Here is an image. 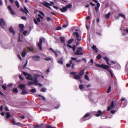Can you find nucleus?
<instances>
[{"mask_svg": "<svg viewBox=\"0 0 128 128\" xmlns=\"http://www.w3.org/2000/svg\"><path fill=\"white\" fill-rule=\"evenodd\" d=\"M23 74L26 76V78L27 80H31L33 81L34 82V84L36 86L38 85L40 86H42V84L39 83L38 82L37 78L39 76L38 74H34L33 75V77H32L31 74H29L24 72H23Z\"/></svg>", "mask_w": 128, "mask_h": 128, "instance_id": "f257e3e1", "label": "nucleus"}, {"mask_svg": "<svg viewBox=\"0 0 128 128\" xmlns=\"http://www.w3.org/2000/svg\"><path fill=\"white\" fill-rule=\"evenodd\" d=\"M95 65L97 67L102 68L106 70H108L110 74L112 77L113 74L112 72L110 70H108L109 68L106 65L103 64L100 65L98 64H96Z\"/></svg>", "mask_w": 128, "mask_h": 128, "instance_id": "f03ea898", "label": "nucleus"}, {"mask_svg": "<svg viewBox=\"0 0 128 128\" xmlns=\"http://www.w3.org/2000/svg\"><path fill=\"white\" fill-rule=\"evenodd\" d=\"M45 41V39L43 38H41L40 39L39 42L38 44V46L40 50H42V42H44Z\"/></svg>", "mask_w": 128, "mask_h": 128, "instance_id": "7ed1b4c3", "label": "nucleus"}, {"mask_svg": "<svg viewBox=\"0 0 128 128\" xmlns=\"http://www.w3.org/2000/svg\"><path fill=\"white\" fill-rule=\"evenodd\" d=\"M76 72H70L71 74L72 75L74 76L73 78L77 80H79L81 78L80 75H76Z\"/></svg>", "mask_w": 128, "mask_h": 128, "instance_id": "20e7f679", "label": "nucleus"}, {"mask_svg": "<svg viewBox=\"0 0 128 128\" xmlns=\"http://www.w3.org/2000/svg\"><path fill=\"white\" fill-rule=\"evenodd\" d=\"M0 24L1 26L3 28H4V26L6 25L5 21L2 18H0Z\"/></svg>", "mask_w": 128, "mask_h": 128, "instance_id": "39448f33", "label": "nucleus"}, {"mask_svg": "<svg viewBox=\"0 0 128 128\" xmlns=\"http://www.w3.org/2000/svg\"><path fill=\"white\" fill-rule=\"evenodd\" d=\"M78 49L77 50L76 52L75 53V54L76 55H82L83 54V53L82 52H80V51L82 50V48L80 47H78Z\"/></svg>", "mask_w": 128, "mask_h": 128, "instance_id": "423d86ee", "label": "nucleus"}, {"mask_svg": "<svg viewBox=\"0 0 128 128\" xmlns=\"http://www.w3.org/2000/svg\"><path fill=\"white\" fill-rule=\"evenodd\" d=\"M73 34L74 35V36H75L77 38L75 40L76 42L77 40L80 41L81 40V39L80 38H79L80 36V35L78 34L77 32H74Z\"/></svg>", "mask_w": 128, "mask_h": 128, "instance_id": "0eeeda50", "label": "nucleus"}, {"mask_svg": "<svg viewBox=\"0 0 128 128\" xmlns=\"http://www.w3.org/2000/svg\"><path fill=\"white\" fill-rule=\"evenodd\" d=\"M115 105L113 101H112L110 105V106H108L107 110L108 111H110L111 109H112L114 106Z\"/></svg>", "mask_w": 128, "mask_h": 128, "instance_id": "6e6552de", "label": "nucleus"}, {"mask_svg": "<svg viewBox=\"0 0 128 128\" xmlns=\"http://www.w3.org/2000/svg\"><path fill=\"white\" fill-rule=\"evenodd\" d=\"M8 9L10 13L12 15H15V12L13 11L10 6H8Z\"/></svg>", "mask_w": 128, "mask_h": 128, "instance_id": "1a4fd4ad", "label": "nucleus"}, {"mask_svg": "<svg viewBox=\"0 0 128 128\" xmlns=\"http://www.w3.org/2000/svg\"><path fill=\"white\" fill-rule=\"evenodd\" d=\"M90 115V114L89 113H87L84 116L82 117L81 119L83 121H85L86 120H88L90 118H88V116Z\"/></svg>", "mask_w": 128, "mask_h": 128, "instance_id": "9d476101", "label": "nucleus"}, {"mask_svg": "<svg viewBox=\"0 0 128 128\" xmlns=\"http://www.w3.org/2000/svg\"><path fill=\"white\" fill-rule=\"evenodd\" d=\"M60 10L62 12H65L67 10V8L66 7H64L62 8H60Z\"/></svg>", "mask_w": 128, "mask_h": 128, "instance_id": "9b49d317", "label": "nucleus"}, {"mask_svg": "<svg viewBox=\"0 0 128 128\" xmlns=\"http://www.w3.org/2000/svg\"><path fill=\"white\" fill-rule=\"evenodd\" d=\"M43 4L49 8H51L50 6V4L49 3L47 2H45L43 3Z\"/></svg>", "mask_w": 128, "mask_h": 128, "instance_id": "f8f14e48", "label": "nucleus"}, {"mask_svg": "<svg viewBox=\"0 0 128 128\" xmlns=\"http://www.w3.org/2000/svg\"><path fill=\"white\" fill-rule=\"evenodd\" d=\"M19 87L22 90H24L25 89V85L24 84H20L19 86Z\"/></svg>", "mask_w": 128, "mask_h": 128, "instance_id": "ddd939ff", "label": "nucleus"}, {"mask_svg": "<svg viewBox=\"0 0 128 128\" xmlns=\"http://www.w3.org/2000/svg\"><path fill=\"white\" fill-rule=\"evenodd\" d=\"M103 59L106 60L107 63L110 65L111 64L108 63V61L109 60L108 58L106 56H105L103 57Z\"/></svg>", "mask_w": 128, "mask_h": 128, "instance_id": "4468645a", "label": "nucleus"}, {"mask_svg": "<svg viewBox=\"0 0 128 128\" xmlns=\"http://www.w3.org/2000/svg\"><path fill=\"white\" fill-rule=\"evenodd\" d=\"M58 62L60 64H63V60L62 58H59L58 61Z\"/></svg>", "mask_w": 128, "mask_h": 128, "instance_id": "2eb2a0df", "label": "nucleus"}, {"mask_svg": "<svg viewBox=\"0 0 128 128\" xmlns=\"http://www.w3.org/2000/svg\"><path fill=\"white\" fill-rule=\"evenodd\" d=\"M32 58L34 60L36 61H38L39 60L40 57L38 56H34Z\"/></svg>", "mask_w": 128, "mask_h": 128, "instance_id": "dca6fc26", "label": "nucleus"}, {"mask_svg": "<svg viewBox=\"0 0 128 128\" xmlns=\"http://www.w3.org/2000/svg\"><path fill=\"white\" fill-rule=\"evenodd\" d=\"M9 30L10 32L12 33L13 34H15V32L13 30L12 28L11 27H10L9 28Z\"/></svg>", "mask_w": 128, "mask_h": 128, "instance_id": "f3484780", "label": "nucleus"}, {"mask_svg": "<svg viewBox=\"0 0 128 128\" xmlns=\"http://www.w3.org/2000/svg\"><path fill=\"white\" fill-rule=\"evenodd\" d=\"M98 114H96V116H100L102 114V111L101 110H98Z\"/></svg>", "mask_w": 128, "mask_h": 128, "instance_id": "a211bd4d", "label": "nucleus"}, {"mask_svg": "<svg viewBox=\"0 0 128 128\" xmlns=\"http://www.w3.org/2000/svg\"><path fill=\"white\" fill-rule=\"evenodd\" d=\"M84 69H83L81 71L78 73L79 75L80 76H82L84 74Z\"/></svg>", "mask_w": 128, "mask_h": 128, "instance_id": "6ab92c4d", "label": "nucleus"}, {"mask_svg": "<svg viewBox=\"0 0 128 128\" xmlns=\"http://www.w3.org/2000/svg\"><path fill=\"white\" fill-rule=\"evenodd\" d=\"M92 49L94 50L96 53H97L98 52V49L96 48V46H95L93 45L92 46Z\"/></svg>", "mask_w": 128, "mask_h": 128, "instance_id": "aec40b11", "label": "nucleus"}, {"mask_svg": "<svg viewBox=\"0 0 128 128\" xmlns=\"http://www.w3.org/2000/svg\"><path fill=\"white\" fill-rule=\"evenodd\" d=\"M19 27L21 28L20 31L22 32L24 30V25L23 24H20L19 25Z\"/></svg>", "mask_w": 128, "mask_h": 128, "instance_id": "412c9836", "label": "nucleus"}, {"mask_svg": "<svg viewBox=\"0 0 128 128\" xmlns=\"http://www.w3.org/2000/svg\"><path fill=\"white\" fill-rule=\"evenodd\" d=\"M26 49L24 50L22 54V56L23 57H24L26 56Z\"/></svg>", "mask_w": 128, "mask_h": 128, "instance_id": "4be33fe9", "label": "nucleus"}, {"mask_svg": "<svg viewBox=\"0 0 128 128\" xmlns=\"http://www.w3.org/2000/svg\"><path fill=\"white\" fill-rule=\"evenodd\" d=\"M27 93L28 92L26 91V90H23L22 91V92L21 93V94L24 95L27 94Z\"/></svg>", "mask_w": 128, "mask_h": 128, "instance_id": "5701e85b", "label": "nucleus"}, {"mask_svg": "<svg viewBox=\"0 0 128 128\" xmlns=\"http://www.w3.org/2000/svg\"><path fill=\"white\" fill-rule=\"evenodd\" d=\"M6 118H8L10 116V113L8 112H6Z\"/></svg>", "mask_w": 128, "mask_h": 128, "instance_id": "b1692460", "label": "nucleus"}, {"mask_svg": "<svg viewBox=\"0 0 128 128\" xmlns=\"http://www.w3.org/2000/svg\"><path fill=\"white\" fill-rule=\"evenodd\" d=\"M12 122L14 124L16 125H19L20 124V122L18 123H16V122L14 120H12Z\"/></svg>", "mask_w": 128, "mask_h": 128, "instance_id": "393cba45", "label": "nucleus"}, {"mask_svg": "<svg viewBox=\"0 0 128 128\" xmlns=\"http://www.w3.org/2000/svg\"><path fill=\"white\" fill-rule=\"evenodd\" d=\"M73 40L74 39L72 38L68 40V44H70L72 43V42L73 41Z\"/></svg>", "mask_w": 128, "mask_h": 128, "instance_id": "a878e982", "label": "nucleus"}, {"mask_svg": "<svg viewBox=\"0 0 128 128\" xmlns=\"http://www.w3.org/2000/svg\"><path fill=\"white\" fill-rule=\"evenodd\" d=\"M79 88L81 90H83L84 89V87L82 84H81L79 86Z\"/></svg>", "mask_w": 128, "mask_h": 128, "instance_id": "bb28decb", "label": "nucleus"}, {"mask_svg": "<svg viewBox=\"0 0 128 128\" xmlns=\"http://www.w3.org/2000/svg\"><path fill=\"white\" fill-rule=\"evenodd\" d=\"M15 3L17 7L19 8V4L18 2V1H15Z\"/></svg>", "mask_w": 128, "mask_h": 128, "instance_id": "cd10ccee", "label": "nucleus"}, {"mask_svg": "<svg viewBox=\"0 0 128 128\" xmlns=\"http://www.w3.org/2000/svg\"><path fill=\"white\" fill-rule=\"evenodd\" d=\"M72 6V5L71 4H68L66 6V7L67 8H71Z\"/></svg>", "mask_w": 128, "mask_h": 128, "instance_id": "c85d7f7f", "label": "nucleus"}, {"mask_svg": "<svg viewBox=\"0 0 128 128\" xmlns=\"http://www.w3.org/2000/svg\"><path fill=\"white\" fill-rule=\"evenodd\" d=\"M70 64H72V68H73L74 67V64L72 63V60H70Z\"/></svg>", "mask_w": 128, "mask_h": 128, "instance_id": "c756f323", "label": "nucleus"}, {"mask_svg": "<svg viewBox=\"0 0 128 128\" xmlns=\"http://www.w3.org/2000/svg\"><path fill=\"white\" fill-rule=\"evenodd\" d=\"M110 12L108 13V14H106L105 16L106 18H108L110 16Z\"/></svg>", "mask_w": 128, "mask_h": 128, "instance_id": "7c9ffc66", "label": "nucleus"}, {"mask_svg": "<svg viewBox=\"0 0 128 128\" xmlns=\"http://www.w3.org/2000/svg\"><path fill=\"white\" fill-rule=\"evenodd\" d=\"M111 90V87L110 86L109 87V88L107 91V92L108 93H109V92H110Z\"/></svg>", "mask_w": 128, "mask_h": 128, "instance_id": "2f4dec72", "label": "nucleus"}, {"mask_svg": "<svg viewBox=\"0 0 128 128\" xmlns=\"http://www.w3.org/2000/svg\"><path fill=\"white\" fill-rule=\"evenodd\" d=\"M84 77L85 79L89 81L90 80L88 76L86 75H85L84 76Z\"/></svg>", "mask_w": 128, "mask_h": 128, "instance_id": "473e14b6", "label": "nucleus"}, {"mask_svg": "<svg viewBox=\"0 0 128 128\" xmlns=\"http://www.w3.org/2000/svg\"><path fill=\"white\" fill-rule=\"evenodd\" d=\"M46 88H42L41 89V91L42 92H45L46 91Z\"/></svg>", "mask_w": 128, "mask_h": 128, "instance_id": "72a5a7b5", "label": "nucleus"}, {"mask_svg": "<svg viewBox=\"0 0 128 128\" xmlns=\"http://www.w3.org/2000/svg\"><path fill=\"white\" fill-rule=\"evenodd\" d=\"M13 91L15 93H18V90L17 88H14L13 89Z\"/></svg>", "mask_w": 128, "mask_h": 128, "instance_id": "f704fd0d", "label": "nucleus"}, {"mask_svg": "<svg viewBox=\"0 0 128 128\" xmlns=\"http://www.w3.org/2000/svg\"><path fill=\"white\" fill-rule=\"evenodd\" d=\"M33 84H34V82L33 81V82L30 81L28 83V84L29 85H31Z\"/></svg>", "mask_w": 128, "mask_h": 128, "instance_id": "c9c22d12", "label": "nucleus"}, {"mask_svg": "<svg viewBox=\"0 0 128 128\" xmlns=\"http://www.w3.org/2000/svg\"><path fill=\"white\" fill-rule=\"evenodd\" d=\"M119 16H121V17H122V18H125V17L124 16V15L123 14H120V13L119 14Z\"/></svg>", "mask_w": 128, "mask_h": 128, "instance_id": "e433bc0d", "label": "nucleus"}, {"mask_svg": "<svg viewBox=\"0 0 128 128\" xmlns=\"http://www.w3.org/2000/svg\"><path fill=\"white\" fill-rule=\"evenodd\" d=\"M61 29V27L60 26H58L56 28V30H60Z\"/></svg>", "mask_w": 128, "mask_h": 128, "instance_id": "4c0bfd02", "label": "nucleus"}, {"mask_svg": "<svg viewBox=\"0 0 128 128\" xmlns=\"http://www.w3.org/2000/svg\"><path fill=\"white\" fill-rule=\"evenodd\" d=\"M74 52H75L76 50V46L75 45H74L72 48Z\"/></svg>", "mask_w": 128, "mask_h": 128, "instance_id": "58836bf2", "label": "nucleus"}, {"mask_svg": "<svg viewBox=\"0 0 128 128\" xmlns=\"http://www.w3.org/2000/svg\"><path fill=\"white\" fill-rule=\"evenodd\" d=\"M36 92V90L35 89H32L30 90V92L33 93L35 92Z\"/></svg>", "mask_w": 128, "mask_h": 128, "instance_id": "ea45409f", "label": "nucleus"}, {"mask_svg": "<svg viewBox=\"0 0 128 128\" xmlns=\"http://www.w3.org/2000/svg\"><path fill=\"white\" fill-rule=\"evenodd\" d=\"M101 56L100 54H98L97 56V58L98 60L100 59V58H101Z\"/></svg>", "mask_w": 128, "mask_h": 128, "instance_id": "a19ab883", "label": "nucleus"}, {"mask_svg": "<svg viewBox=\"0 0 128 128\" xmlns=\"http://www.w3.org/2000/svg\"><path fill=\"white\" fill-rule=\"evenodd\" d=\"M38 96H40L41 99L43 100H44L45 99V98L44 97L41 95H38Z\"/></svg>", "mask_w": 128, "mask_h": 128, "instance_id": "79ce46f5", "label": "nucleus"}, {"mask_svg": "<svg viewBox=\"0 0 128 128\" xmlns=\"http://www.w3.org/2000/svg\"><path fill=\"white\" fill-rule=\"evenodd\" d=\"M46 18H47V21L49 22L50 20H52V19L49 17H46Z\"/></svg>", "mask_w": 128, "mask_h": 128, "instance_id": "37998d69", "label": "nucleus"}, {"mask_svg": "<svg viewBox=\"0 0 128 128\" xmlns=\"http://www.w3.org/2000/svg\"><path fill=\"white\" fill-rule=\"evenodd\" d=\"M44 60H46L49 61L51 60V59L49 58H44Z\"/></svg>", "mask_w": 128, "mask_h": 128, "instance_id": "c03bdc74", "label": "nucleus"}, {"mask_svg": "<svg viewBox=\"0 0 128 128\" xmlns=\"http://www.w3.org/2000/svg\"><path fill=\"white\" fill-rule=\"evenodd\" d=\"M21 18L22 19L24 20H27L26 17L24 16H21Z\"/></svg>", "mask_w": 128, "mask_h": 128, "instance_id": "a18cd8bd", "label": "nucleus"}, {"mask_svg": "<svg viewBox=\"0 0 128 128\" xmlns=\"http://www.w3.org/2000/svg\"><path fill=\"white\" fill-rule=\"evenodd\" d=\"M39 12L43 16H44V14L43 13V12H42L41 11H39Z\"/></svg>", "mask_w": 128, "mask_h": 128, "instance_id": "49530a36", "label": "nucleus"}, {"mask_svg": "<svg viewBox=\"0 0 128 128\" xmlns=\"http://www.w3.org/2000/svg\"><path fill=\"white\" fill-rule=\"evenodd\" d=\"M27 48L29 50L31 51L33 50V48L32 47L29 48L28 47Z\"/></svg>", "mask_w": 128, "mask_h": 128, "instance_id": "de8ad7c7", "label": "nucleus"}, {"mask_svg": "<svg viewBox=\"0 0 128 128\" xmlns=\"http://www.w3.org/2000/svg\"><path fill=\"white\" fill-rule=\"evenodd\" d=\"M24 10L27 12L28 13L29 12L27 10L26 8L25 7H24Z\"/></svg>", "mask_w": 128, "mask_h": 128, "instance_id": "09e8293b", "label": "nucleus"}, {"mask_svg": "<svg viewBox=\"0 0 128 128\" xmlns=\"http://www.w3.org/2000/svg\"><path fill=\"white\" fill-rule=\"evenodd\" d=\"M20 10L22 11L23 12H24L26 14H27V13L26 12H25L24 10H23V9L22 8H20Z\"/></svg>", "mask_w": 128, "mask_h": 128, "instance_id": "8fccbe9b", "label": "nucleus"}, {"mask_svg": "<svg viewBox=\"0 0 128 128\" xmlns=\"http://www.w3.org/2000/svg\"><path fill=\"white\" fill-rule=\"evenodd\" d=\"M116 110H111L110 111V112L112 114H114L116 112Z\"/></svg>", "mask_w": 128, "mask_h": 128, "instance_id": "3c124183", "label": "nucleus"}, {"mask_svg": "<svg viewBox=\"0 0 128 128\" xmlns=\"http://www.w3.org/2000/svg\"><path fill=\"white\" fill-rule=\"evenodd\" d=\"M36 20L38 22H40V19L39 17L37 18H36Z\"/></svg>", "mask_w": 128, "mask_h": 128, "instance_id": "603ef678", "label": "nucleus"}, {"mask_svg": "<svg viewBox=\"0 0 128 128\" xmlns=\"http://www.w3.org/2000/svg\"><path fill=\"white\" fill-rule=\"evenodd\" d=\"M27 32L28 31H25L23 32V34L24 35H25L26 34Z\"/></svg>", "mask_w": 128, "mask_h": 128, "instance_id": "864d4df0", "label": "nucleus"}, {"mask_svg": "<svg viewBox=\"0 0 128 128\" xmlns=\"http://www.w3.org/2000/svg\"><path fill=\"white\" fill-rule=\"evenodd\" d=\"M17 56L20 58V60H22V58L20 54H18L17 55Z\"/></svg>", "mask_w": 128, "mask_h": 128, "instance_id": "5fc2aeb1", "label": "nucleus"}, {"mask_svg": "<svg viewBox=\"0 0 128 128\" xmlns=\"http://www.w3.org/2000/svg\"><path fill=\"white\" fill-rule=\"evenodd\" d=\"M2 88L4 89V90H6V86L4 85H2Z\"/></svg>", "mask_w": 128, "mask_h": 128, "instance_id": "6e6d98bb", "label": "nucleus"}, {"mask_svg": "<svg viewBox=\"0 0 128 128\" xmlns=\"http://www.w3.org/2000/svg\"><path fill=\"white\" fill-rule=\"evenodd\" d=\"M77 59V58H73V57H72L71 58V60H76Z\"/></svg>", "mask_w": 128, "mask_h": 128, "instance_id": "4d7b16f0", "label": "nucleus"}, {"mask_svg": "<svg viewBox=\"0 0 128 128\" xmlns=\"http://www.w3.org/2000/svg\"><path fill=\"white\" fill-rule=\"evenodd\" d=\"M76 46H78V45L79 44H80V41H79L78 42H77V41H76Z\"/></svg>", "mask_w": 128, "mask_h": 128, "instance_id": "13d9d810", "label": "nucleus"}, {"mask_svg": "<svg viewBox=\"0 0 128 128\" xmlns=\"http://www.w3.org/2000/svg\"><path fill=\"white\" fill-rule=\"evenodd\" d=\"M46 128H54L50 126H48L46 127Z\"/></svg>", "mask_w": 128, "mask_h": 128, "instance_id": "bf43d9fd", "label": "nucleus"}, {"mask_svg": "<svg viewBox=\"0 0 128 128\" xmlns=\"http://www.w3.org/2000/svg\"><path fill=\"white\" fill-rule=\"evenodd\" d=\"M34 23H35V24H38V22H37L36 20L35 19H34Z\"/></svg>", "mask_w": 128, "mask_h": 128, "instance_id": "052dcab7", "label": "nucleus"}, {"mask_svg": "<svg viewBox=\"0 0 128 128\" xmlns=\"http://www.w3.org/2000/svg\"><path fill=\"white\" fill-rule=\"evenodd\" d=\"M97 6L98 8H99L100 6V4L99 2L97 3Z\"/></svg>", "mask_w": 128, "mask_h": 128, "instance_id": "680f3d73", "label": "nucleus"}, {"mask_svg": "<svg viewBox=\"0 0 128 128\" xmlns=\"http://www.w3.org/2000/svg\"><path fill=\"white\" fill-rule=\"evenodd\" d=\"M66 66L67 67H70V64H67L66 65Z\"/></svg>", "mask_w": 128, "mask_h": 128, "instance_id": "e2e57ef3", "label": "nucleus"}, {"mask_svg": "<svg viewBox=\"0 0 128 128\" xmlns=\"http://www.w3.org/2000/svg\"><path fill=\"white\" fill-rule=\"evenodd\" d=\"M50 50H52L54 53L55 52H56L52 48H50Z\"/></svg>", "mask_w": 128, "mask_h": 128, "instance_id": "0e129e2a", "label": "nucleus"}, {"mask_svg": "<svg viewBox=\"0 0 128 128\" xmlns=\"http://www.w3.org/2000/svg\"><path fill=\"white\" fill-rule=\"evenodd\" d=\"M82 60L84 61L86 63V60L85 58H83L82 59Z\"/></svg>", "mask_w": 128, "mask_h": 128, "instance_id": "69168bd1", "label": "nucleus"}, {"mask_svg": "<svg viewBox=\"0 0 128 128\" xmlns=\"http://www.w3.org/2000/svg\"><path fill=\"white\" fill-rule=\"evenodd\" d=\"M61 41L62 42H64L65 40H64V38H62L61 39Z\"/></svg>", "mask_w": 128, "mask_h": 128, "instance_id": "338daca9", "label": "nucleus"}, {"mask_svg": "<svg viewBox=\"0 0 128 128\" xmlns=\"http://www.w3.org/2000/svg\"><path fill=\"white\" fill-rule=\"evenodd\" d=\"M38 16L40 17L42 19H43V17L42 16H41L40 14H38Z\"/></svg>", "mask_w": 128, "mask_h": 128, "instance_id": "774afa93", "label": "nucleus"}]
</instances>
